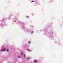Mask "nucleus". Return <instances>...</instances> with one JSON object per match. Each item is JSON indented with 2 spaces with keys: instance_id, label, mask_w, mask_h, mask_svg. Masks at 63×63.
Listing matches in <instances>:
<instances>
[{
  "instance_id": "obj_1",
  "label": "nucleus",
  "mask_w": 63,
  "mask_h": 63,
  "mask_svg": "<svg viewBox=\"0 0 63 63\" xmlns=\"http://www.w3.org/2000/svg\"><path fill=\"white\" fill-rule=\"evenodd\" d=\"M34 62H37V61L36 60H34Z\"/></svg>"
},
{
  "instance_id": "obj_2",
  "label": "nucleus",
  "mask_w": 63,
  "mask_h": 63,
  "mask_svg": "<svg viewBox=\"0 0 63 63\" xmlns=\"http://www.w3.org/2000/svg\"><path fill=\"white\" fill-rule=\"evenodd\" d=\"M28 43H29V44H30V42L29 41L28 42Z\"/></svg>"
},
{
  "instance_id": "obj_3",
  "label": "nucleus",
  "mask_w": 63,
  "mask_h": 63,
  "mask_svg": "<svg viewBox=\"0 0 63 63\" xmlns=\"http://www.w3.org/2000/svg\"><path fill=\"white\" fill-rule=\"evenodd\" d=\"M24 57H25V54H24Z\"/></svg>"
},
{
  "instance_id": "obj_4",
  "label": "nucleus",
  "mask_w": 63,
  "mask_h": 63,
  "mask_svg": "<svg viewBox=\"0 0 63 63\" xmlns=\"http://www.w3.org/2000/svg\"><path fill=\"white\" fill-rule=\"evenodd\" d=\"M5 49H4L3 50V51H5Z\"/></svg>"
},
{
  "instance_id": "obj_5",
  "label": "nucleus",
  "mask_w": 63,
  "mask_h": 63,
  "mask_svg": "<svg viewBox=\"0 0 63 63\" xmlns=\"http://www.w3.org/2000/svg\"><path fill=\"white\" fill-rule=\"evenodd\" d=\"M33 31H32V32H31V33H33Z\"/></svg>"
},
{
  "instance_id": "obj_6",
  "label": "nucleus",
  "mask_w": 63,
  "mask_h": 63,
  "mask_svg": "<svg viewBox=\"0 0 63 63\" xmlns=\"http://www.w3.org/2000/svg\"><path fill=\"white\" fill-rule=\"evenodd\" d=\"M32 2H34V1H32L31 2L32 3Z\"/></svg>"
},
{
  "instance_id": "obj_7",
  "label": "nucleus",
  "mask_w": 63,
  "mask_h": 63,
  "mask_svg": "<svg viewBox=\"0 0 63 63\" xmlns=\"http://www.w3.org/2000/svg\"><path fill=\"white\" fill-rule=\"evenodd\" d=\"M18 58H20V56H18Z\"/></svg>"
},
{
  "instance_id": "obj_8",
  "label": "nucleus",
  "mask_w": 63,
  "mask_h": 63,
  "mask_svg": "<svg viewBox=\"0 0 63 63\" xmlns=\"http://www.w3.org/2000/svg\"><path fill=\"white\" fill-rule=\"evenodd\" d=\"M7 51H9V50H7Z\"/></svg>"
},
{
  "instance_id": "obj_9",
  "label": "nucleus",
  "mask_w": 63,
  "mask_h": 63,
  "mask_svg": "<svg viewBox=\"0 0 63 63\" xmlns=\"http://www.w3.org/2000/svg\"><path fill=\"white\" fill-rule=\"evenodd\" d=\"M21 54H23L22 53H21Z\"/></svg>"
},
{
  "instance_id": "obj_10",
  "label": "nucleus",
  "mask_w": 63,
  "mask_h": 63,
  "mask_svg": "<svg viewBox=\"0 0 63 63\" xmlns=\"http://www.w3.org/2000/svg\"><path fill=\"white\" fill-rule=\"evenodd\" d=\"M15 22H16V21H15Z\"/></svg>"
},
{
  "instance_id": "obj_11",
  "label": "nucleus",
  "mask_w": 63,
  "mask_h": 63,
  "mask_svg": "<svg viewBox=\"0 0 63 63\" xmlns=\"http://www.w3.org/2000/svg\"><path fill=\"white\" fill-rule=\"evenodd\" d=\"M28 17V16H27V17Z\"/></svg>"
}]
</instances>
